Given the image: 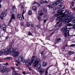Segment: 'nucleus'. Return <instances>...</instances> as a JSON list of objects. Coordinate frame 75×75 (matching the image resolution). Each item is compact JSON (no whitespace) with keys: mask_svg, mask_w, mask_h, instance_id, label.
Wrapping results in <instances>:
<instances>
[{"mask_svg":"<svg viewBox=\"0 0 75 75\" xmlns=\"http://www.w3.org/2000/svg\"><path fill=\"white\" fill-rule=\"evenodd\" d=\"M16 75H20L19 74H16Z\"/></svg>","mask_w":75,"mask_h":75,"instance_id":"64","label":"nucleus"},{"mask_svg":"<svg viewBox=\"0 0 75 75\" xmlns=\"http://www.w3.org/2000/svg\"><path fill=\"white\" fill-rule=\"evenodd\" d=\"M53 10H57V8H56V7H54L53 8Z\"/></svg>","mask_w":75,"mask_h":75,"instance_id":"46","label":"nucleus"},{"mask_svg":"<svg viewBox=\"0 0 75 75\" xmlns=\"http://www.w3.org/2000/svg\"><path fill=\"white\" fill-rule=\"evenodd\" d=\"M67 28H66L64 29V37H67Z\"/></svg>","mask_w":75,"mask_h":75,"instance_id":"12","label":"nucleus"},{"mask_svg":"<svg viewBox=\"0 0 75 75\" xmlns=\"http://www.w3.org/2000/svg\"><path fill=\"white\" fill-rule=\"evenodd\" d=\"M38 13L40 16H43L44 13H42V10L39 11Z\"/></svg>","mask_w":75,"mask_h":75,"instance_id":"16","label":"nucleus"},{"mask_svg":"<svg viewBox=\"0 0 75 75\" xmlns=\"http://www.w3.org/2000/svg\"><path fill=\"white\" fill-rule=\"evenodd\" d=\"M73 28L74 30H75V25L73 27Z\"/></svg>","mask_w":75,"mask_h":75,"instance_id":"53","label":"nucleus"},{"mask_svg":"<svg viewBox=\"0 0 75 75\" xmlns=\"http://www.w3.org/2000/svg\"><path fill=\"white\" fill-rule=\"evenodd\" d=\"M21 17V15L20 14H18L17 15V18H19V17Z\"/></svg>","mask_w":75,"mask_h":75,"instance_id":"36","label":"nucleus"},{"mask_svg":"<svg viewBox=\"0 0 75 75\" xmlns=\"http://www.w3.org/2000/svg\"><path fill=\"white\" fill-rule=\"evenodd\" d=\"M67 34L68 35H69V30H67Z\"/></svg>","mask_w":75,"mask_h":75,"instance_id":"38","label":"nucleus"},{"mask_svg":"<svg viewBox=\"0 0 75 75\" xmlns=\"http://www.w3.org/2000/svg\"><path fill=\"white\" fill-rule=\"evenodd\" d=\"M47 7H49V8H53V7H52V6L50 5H47Z\"/></svg>","mask_w":75,"mask_h":75,"instance_id":"24","label":"nucleus"},{"mask_svg":"<svg viewBox=\"0 0 75 75\" xmlns=\"http://www.w3.org/2000/svg\"><path fill=\"white\" fill-rule=\"evenodd\" d=\"M19 55H20V52H19V51H16L14 54V57H15L16 58H18V56H19Z\"/></svg>","mask_w":75,"mask_h":75,"instance_id":"7","label":"nucleus"},{"mask_svg":"<svg viewBox=\"0 0 75 75\" xmlns=\"http://www.w3.org/2000/svg\"><path fill=\"white\" fill-rule=\"evenodd\" d=\"M3 28H6V25H4L3 26Z\"/></svg>","mask_w":75,"mask_h":75,"instance_id":"41","label":"nucleus"},{"mask_svg":"<svg viewBox=\"0 0 75 75\" xmlns=\"http://www.w3.org/2000/svg\"><path fill=\"white\" fill-rule=\"evenodd\" d=\"M30 26L31 27H34V24H32L30 25Z\"/></svg>","mask_w":75,"mask_h":75,"instance_id":"47","label":"nucleus"},{"mask_svg":"<svg viewBox=\"0 0 75 75\" xmlns=\"http://www.w3.org/2000/svg\"><path fill=\"white\" fill-rule=\"evenodd\" d=\"M40 61V58H38L35 62V63H34V67H36V68L38 69H40L41 68V64H38Z\"/></svg>","mask_w":75,"mask_h":75,"instance_id":"2","label":"nucleus"},{"mask_svg":"<svg viewBox=\"0 0 75 75\" xmlns=\"http://www.w3.org/2000/svg\"><path fill=\"white\" fill-rule=\"evenodd\" d=\"M44 3H48V2L47 1H44Z\"/></svg>","mask_w":75,"mask_h":75,"instance_id":"50","label":"nucleus"},{"mask_svg":"<svg viewBox=\"0 0 75 75\" xmlns=\"http://www.w3.org/2000/svg\"><path fill=\"white\" fill-rule=\"evenodd\" d=\"M23 58H24V57L22 55L20 56L18 58V60L19 62H23L24 63V62H25V61H24L23 62Z\"/></svg>","mask_w":75,"mask_h":75,"instance_id":"8","label":"nucleus"},{"mask_svg":"<svg viewBox=\"0 0 75 75\" xmlns=\"http://www.w3.org/2000/svg\"><path fill=\"white\" fill-rule=\"evenodd\" d=\"M8 36H7V37H6V40H7V39H8Z\"/></svg>","mask_w":75,"mask_h":75,"instance_id":"62","label":"nucleus"},{"mask_svg":"<svg viewBox=\"0 0 75 75\" xmlns=\"http://www.w3.org/2000/svg\"><path fill=\"white\" fill-rule=\"evenodd\" d=\"M47 57L45 55H43V58L44 59H45Z\"/></svg>","mask_w":75,"mask_h":75,"instance_id":"44","label":"nucleus"},{"mask_svg":"<svg viewBox=\"0 0 75 75\" xmlns=\"http://www.w3.org/2000/svg\"><path fill=\"white\" fill-rule=\"evenodd\" d=\"M62 50H65V47H62Z\"/></svg>","mask_w":75,"mask_h":75,"instance_id":"43","label":"nucleus"},{"mask_svg":"<svg viewBox=\"0 0 75 75\" xmlns=\"http://www.w3.org/2000/svg\"><path fill=\"white\" fill-rule=\"evenodd\" d=\"M65 12L62 13L60 12L59 14L57 13L55 14V17H57L56 20L57 21L60 20L62 21H64L65 22H71L75 17V14H73L71 17H69V14H67L65 15Z\"/></svg>","mask_w":75,"mask_h":75,"instance_id":"1","label":"nucleus"},{"mask_svg":"<svg viewBox=\"0 0 75 75\" xmlns=\"http://www.w3.org/2000/svg\"><path fill=\"white\" fill-rule=\"evenodd\" d=\"M21 25L22 26H24V23L23 22H22L21 23Z\"/></svg>","mask_w":75,"mask_h":75,"instance_id":"30","label":"nucleus"},{"mask_svg":"<svg viewBox=\"0 0 75 75\" xmlns=\"http://www.w3.org/2000/svg\"><path fill=\"white\" fill-rule=\"evenodd\" d=\"M8 59V58L7 57H6V58H5L4 59L5 60H6V61Z\"/></svg>","mask_w":75,"mask_h":75,"instance_id":"55","label":"nucleus"},{"mask_svg":"<svg viewBox=\"0 0 75 75\" xmlns=\"http://www.w3.org/2000/svg\"><path fill=\"white\" fill-rule=\"evenodd\" d=\"M7 58H8V59H11V57H7Z\"/></svg>","mask_w":75,"mask_h":75,"instance_id":"57","label":"nucleus"},{"mask_svg":"<svg viewBox=\"0 0 75 75\" xmlns=\"http://www.w3.org/2000/svg\"><path fill=\"white\" fill-rule=\"evenodd\" d=\"M21 7L22 8H24V6L23 5H21Z\"/></svg>","mask_w":75,"mask_h":75,"instance_id":"59","label":"nucleus"},{"mask_svg":"<svg viewBox=\"0 0 75 75\" xmlns=\"http://www.w3.org/2000/svg\"><path fill=\"white\" fill-rule=\"evenodd\" d=\"M70 47H75V44H72L71 45H70Z\"/></svg>","mask_w":75,"mask_h":75,"instance_id":"34","label":"nucleus"},{"mask_svg":"<svg viewBox=\"0 0 75 75\" xmlns=\"http://www.w3.org/2000/svg\"><path fill=\"white\" fill-rule=\"evenodd\" d=\"M36 28H40V26L39 25H38L36 26Z\"/></svg>","mask_w":75,"mask_h":75,"instance_id":"52","label":"nucleus"},{"mask_svg":"<svg viewBox=\"0 0 75 75\" xmlns=\"http://www.w3.org/2000/svg\"><path fill=\"white\" fill-rule=\"evenodd\" d=\"M14 9H16V7H15V6H13L12 8V10H14Z\"/></svg>","mask_w":75,"mask_h":75,"instance_id":"51","label":"nucleus"},{"mask_svg":"<svg viewBox=\"0 0 75 75\" xmlns=\"http://www.w3.org/2000/svg\"><path fill=\"white\" fill-rule=\"evenodd\" d=\"M7 10L6 9L5 12H3L1 13V15L2 17H5L6 16V15L7 14Z\"/></svg>","mask_w":75,"mask_h":75,"instance_id":"10","label":"nucleus"},{"mask_svg":"<svg viewBox=\"0 0 75 75\" xmlns=\"http://www.w3.org/2000/svg\"><path fill=\"white\" fill-rule=\"evenodd\" d=\"M15 51H16V50L13 48H11L10 49L6 50L4 54L5 55H8L9 53H10L11 55H13Z\"/></svg>","mask_w":75,"mask_h":75,"instance_id":"3","label":"nucleus"},{"mask_svg":"<svg viewBox=\"0 0 75 75\" xmlns=\"http://www.w3.org/2000/svg\"><path fill=\"white\" fill-rule=\"evenodd\" d=\"M38 58H40L39 57H38L37 58V57H35V56H32L31 60V62L33 63L34 61V63H35V61H36Z\"/></svg>","mask_w":75,"mask_h":75,"instance_id":"9","label":"nucleus"},{"mask_svg":"<svg viewBox=\"0 0 75 75\" xmlns=\"http://www.w3.org/2000/svg\"><path fill=\"white\" fill-rule=\"evenodd\" d=\"M71 4H74V2L73 1L71 2Z\"/></svg>","mask_w":75,"mask_h":75,"instance_id":"63","label":"nucleus"},{"mask_svg":"<svg viewBox=\"0 0 75 75\" xmlns=\"http://www.w3.org/2000/svg\"><path fill=\"white\" fill-rule=\"evenodd\" d=\"M5 65H8V63H5Z\"/></svg>","mask_w":75,"mask_h":75,"instance_id":"54","label":"nucleus"},{"mask_svg":"<svg viewBox=\"0 0 75 75\" xmlns=\"http://www.w3.org/2000/svg\"><path fill=\"white\" fill-rule=\"evenodd\" d=\"M65 72H66V74H68V73H69V71L68 69H66V70H65Z\"/></svg>","mask_w":75,"mask_h":75,"instance_id":"23","label":"nucleus"},{"mask_svg":"<svg viewBox=\"0 0 75 75\" xmlns=\"http://www.w3.org/2000/svg\"><path fill=\"white\" fill-rule=\"evenodd\" d=\"M3 30L4 31H6V28H3Z\"/></svg>","mask_w":75,"mask_h":75,"instance_id":"40","label":"nucleus"},{"mask_svg":"<svg viewBox=\"0 0 75 75\" xmlns=\"http://www.w3.org/2000/svg\"><path fill=\"white\" fill-rule=\"evenodd\" d=\"M26 11V10H25V9H23V13L22 14V17L23 18V19H24V15H23L24 14V13H25Z\"/></svg>","mask_w":75,"mask_h":75,"instance_id":"20","label":"nucleus"},{"mask_svg":"<svg viewBox=\"0 0 75 75\" xmlns=\"http://www.w3.org/2000/svg\"><path fill=\"white\" fill-rule=\"evenodd\" d=\"M62 1V0H58L56 1L55 2H51L50 3V4L53 7H55V6H56L57 5V4H58L59 2H61Z\"/></svg>","mask_w":75,"mask_h":75,"instance_id":"5","label":"nucleus"},{"mask_svg":"<svg viewBox=\"0 0 75 75\" xmlns=\"http://www.w3.org/2000/svg\"><path fill=\"white\" fill-rule=\"evenodd\" d=\"M30 23L28 22L27 23V26L28 27H30Z\"/></svg>","mask_w":75,"mask_h":75,"instance_id":"35","label":"nucleus"},{"mask_svg":"<svg viewBox=\"0 0 75 75\" xmlns=\"http://www.w3.org/2000/svg\"><path fill=\"white\" fill-rule=\"evenodd\" d=\"M28 35H32V33H31L30 32H29L28 33Z\"/></svg>","mask_w":75,"mask_h":75,"instance_id":"33","label":"nucleus"},{"mask_svg":"<svg viewBox=\"0 0 75 75\" xmlns=\"http://www.w3.org/2000/svg\"><path fill=\"white\" fill-rule=\"evenodd\" d=\"M74 53L73 52L70 51L69 52V55H72V54H74Z\"/></svg>","mask_w":75,"mask_h":75,"instance_id":"22","label":"nucleus"},{"mask_svg":"<svg viewBox=\"0 0 75 75\" xmlns=\"http://www.w3.org/2000/svg\"><path fill=\"white\" fill-rule=\"evenodd\" d=\"M44 18H47V15H45L43 16Z\"/></svg>","mask_w":75,"mask_h":75,"instance_id":"48","label":"nucleus"},{"mask_svg":"<svg viewBox=\"0 0 75 75\" xmlns=\"http://www.w3.org/2000/svg\"><path fill=\"white\" fill-rule=\"evenodd\" d=\"M5 50L3 49V50H1L0 52V56H1V55H2L5 52Z\"/></svg>","mask_w":75,"mask_h":75,"instance_id":"15","label":"nucleus"},{"mask_svg":"<svg viewBox=\"0 0 75 75\" xmlns=\"http://www.w3.org/2000/svg\"><path fill=\"white\" fill-rule=\"evenodd\" d=\"M19 19L20 20H22V17L21 16L19 18Z\"/></svg>","mask_w":75,"mask_h":75,"instance_id":"49","label":"nucleus"},{"mask_svg":"<svg viewBox=\"0 0 75 75\" xmlns=\"http://www.w3.org/2000/svg\"><path fill=\"white\" fill-rule=\"evenodd\" d=\"M40 4H43V3H44V1L43 0H41L40 1Z\"/></svg>","mask_w":75,"mask_h":75,"instance_id":"25","label":"nucleus"},{"mask_svg":"<svg viewBox=\"0 0 75 75\" xmlns=\"http://www.w3.org/2000/svg\"><path fill=\"white\" fill-rule=\"evenodd\" d=\"M73 21L71 22V23H72L73 24H74V23H75V19H74L73 20H72Z\"/></svg>","mask_w":75,"mask_h":75,"instance_id":"31","label":"nucleus"},{"mask_svg":"<svg viewBox=\"0 0 75 75\" xmlns=\"http://www.w3.org/2000/svg\"><path fill=\"white\" fill-rule=\"evenodd\" d=\"M33 4H37L38 5V6L39 7L40 6V4H39V3H38L35 1H34V3H33Z\"/></svg>","mask_w":75,"mask_h":75,"instance_id":"21","label":"nucleus"},{"mask_svg":"<svg viewBox=\"0 0 75 75\" xmlns=\"http://www.w3.org/2000/svg\"><path fill=\"white\" fill-rule=\"evenodd\" d=\"M47 65V62H43L42 63V66L43 67H45Z\"/></svg>","mask_w":75,"mask_h":75,"instance_id":"14","label":"nucleus"},{"mask_svg":"<svg viewBox=\"0 0 75 75\" xmlns=\"http://www.w3.org/2000/svg\"><path fill=\"white\" fill-rule=\"evenodd\" d=\"M17 73H16V72L15 71H13V74L12 75H16Z\"/></svg>","mask_w":75,"mask_h":75,"instance_id":"27","label":"nucleus"},{"mask_svg":"<svg viewBox=\"0 0 75 75\" xmlns=\"http://www.w3.org/2000/svg\"><path fill=\"white\" fill-rule=\"evenodd\" d=\"M22 73L23 74H24V75H25V74H26L24 71L23 72H22Z\"/></svg>","mask_w":75,"mask_h":75,"instance_id":"56","label":"nucleus"},{"mask_svg":"<svg viewBox=\"0 0 75 75\" xmlns=\"http://www.w3.org/2000/svg\"><path fill=\"white\" fill-rule=\"evenodd\" d=\"M54 33H52V34L50 35V36H51L52 35H53V34H54Z\"/></svg>","mask_w":75,"mask_h":75,"instance_id":"61","label":"nucleus"},{"mask_svg":"<svg viewBox=\"0 0 75 75\" xmlns=\"http://www.w3.org/2000/svg\"><path fill=\"white\" fill-rule=\"evenodd\" d=\"M57 5V7H58L59 8L60 7H62V3H59L58 4H57L56 5Z\"/></svg>","mask_w":75,"mask_h":75,"instance_id":"17","label":"nucleus"},{"mask_svg":"<svg viewBox=\"0 0 75 75\" xmlns=\"http://www.w3.org/2000/svg\"><path fill=\"white\" fill-rule=\"evenodd\" d=\"M32 9L33 11H37V8L36 6H33L32 7Z\"/></svg>","mask_w":75,"mask_h":75,"instance_id":"18","label":"nucleus"},{"mask_svg":"<svg viewBox=\"0 0 75 75\" xmlns=\"http://www.w3.org/2000/svg\"><path fill=\"white\" fill-rule=\"evenodd\" d=\"M28 14L29 15H31L32 14V11H30L28 12Z\"/></svg>","mask_w":75,"mask_h":75,"instance_id":"26","label":"nucleus"},{"mask_svg":"<svg viewBox=\"0 0 75 75\" xmlns=\"http://www.w3.org/2000/svg\"><path fill=\"white\" fill-rule=\"evenodd\" d=\"M61 24H60L59 25V27H61Z\"/></svg>","mask_w":75,"mask_h":75,"instance_id":"60","label":"nucleus"},{"mask_svg":"<svg viewBox=\"0 0 75 75\" xmlns=\"http://www.w3.org/2000/svg\"><path fill=\"white\" fill-rule=\"evenodd\" d=\"M72 24L71 23H69L68 24V25L69 26V27L71 26H72Z\"/></svg>","mask_w":75,"mask_h":75,"instance_id":"37","label":"nucleus"},{"mask_svg":"<svg viewBox=\"0 0 75 75\" xmlns=\"http://www.w3.org/2000/svg\"><path fill=\"white\" fill-rule=\"evenodd\" d=\"M17 68L18 69H19V70H21V67H18Z\"/></svg>","mask_w":75,"mask_h":75,"instance_id":"45","label":"nucleus"},{"mask_svg":"<svg viewBox=\"0 0 75 75\" xmlns=\"http://www.w3.org/2000/svg\"><path fill=\"white\" fill-rule=\"evenodd\" d=\"M58 42H59V39L57 38L55 40L54 44H57V43H58Z\"/></svg>","mask_w":75,"mask_h":75,"instance_id":"19","label":"nucleus"},{"mask_svg":"<svg viewBox=\"0 0 75 75\" xmlns=\"http://www.w3.org/2000/svg\"><path fill=\"white\" fill-rule=\"evenodd\" d=\"M38 19L39 20H41V17L40 16H38Z\"/></svg>","mask_w":75,"mask_h":75,"instance_id":"32","label":"nucleus"},{"mask_svg":"<svg viewBox=\"0 0 75 75\" xmlns=\"http://www.w3.org/2000/svg\"><path fill=\"white\" fill-rule=\"evenodd\" d=\"M1 1H2V0H0V8L1 7Z\"/></svg>","mask_w":75,"mask_h":75,"instance_id":"39","label":"nucleus"},{"mask_svg":"<svg viewBox=\"0 0 75 75\" xmlns=\"http://www.w3.org/2000/svg\"><path fill=\"white\" fill-rule=\"evenodd\" d=\"M10 70V68L8 67L6 68V67H4L1 68L0 69V72L1 73H4V72H7L9 71Z\"/></svg>","mask_w":75,"mask_h":75,"instance_id":"4","label":"nucleus"},{"mask_svg":"<svg viewBox=\"0 0 75 75\" xmlns=\"http://www.w3.org/2000/svg\"><path fill=\"white\" fill-rule=\"evenodd\" d=\"M59 23V22L58 21L57 22V23L56 24V26H55L56 27H57V25H58V24Z\"/></svg>","mask_w":75,"mask_h":75,"instance_id":"42","label":"nucleus"},{"mask_svg":"<svg viewBox=\"0 0 75 75\" xmlns=\"http://www.w3.org/2000/svg\"><path fill=\"white\" fill-rule=\"evenodd\" d=\"M11 69H13V71H14V70H15L16 69H15V67H11Z\"/></svg>","mask_w":75,"mask_h":75,"instance_id":"28","label":"nucleus"},{"mask_svg":"<svg viewBox=\"0 0 75 75\" xmlns=\"http://www.w3.org/2000/svg\"><path fill=\"white\" fill-rule=\"evenodd\" d=\"M15 62H17V63L18 64V65H20V63L18 62V61L17 60H16Z\"/></svg>","mask_w":75,"mask_h":75,"instance_id":"29","label":"nucleus"},{"mask_svg":"<svg viewBox=\"0 0 75 75\" xmlns=\"http://www.w3.org/2000/svg\"><path fill=\"white\" fill-rule=\"evenodd\" d=\"M32 62L30 61V60L29 59L27 60L25 62V64L26 65L28 66H31V65Z\"/></svg>","mask_w":75,"mask_h":75,"instance_id":"6","label":"nucleus"},{"mask_svg":"<svg viewBox=\"0 0 75 75\" xmlns=\"http://www.w3.org/2000/svg\"><path fill=\"white\" fill-rule=\"evenodd\" d=\"M54 30H55V29H53L52 30H50L49 31H54Z\"/></svg>","mask_w":75,"mask_h":75,"instance_id":"58","label":"nucleus"},{"mask_svg":"<svg viewBox=\"0 0 75 75\" xmlns=\"http://www.w3.org/2000/svg\"><path fill=\"white\" fill-rule=\"evenodd\" d=\"M45 70L43 68H41L39 70L40 75H42L44 73Z\"/></svg>","mask_w":75,"mask_h":75,"instance_id":"11","label":"nucleus"},{"mask_svg":"<svg viewBox=\"0 0 75 75\" xmlns=\"http://www.w3.org/2000/svg\"><path fill=\"white\" fill-rule=\"evenodd\" d=\"M15 16L14 15V14H12L11 15V18L10 19V20L9 21V23H11V21H12V20L13 19H15Z\"/></svg>","mask_w":75,"mask_h":75,"instance_id":"13","label":"nucleus"}]
</instances>
